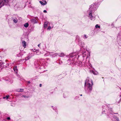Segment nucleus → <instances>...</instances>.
<instances>
[{
    "label": "nucleus",
    "instance_id": "nucleus-1",
    "mask_svg": "<svg viewBox=\"0 0 121 121\" xmlns=\"http://www.w3.org/2000/svg\"><path fill=\"white\" fill-rule=\"evenodd\" d=\"M96 9L97 6L95 4H91L90 6V8L88 11V12L89 13L88 17H90L91 20H94L95 19V17L92 16V15Z\"/></svg>",
    "mask_w": 121,
    "mask_h": 121
},
{
    "label": "nucleus",
    "instance_id": "nucleus-2",
    "mask_svg": "<svg viewBox=\"0 0 121 121\" xmlns=\"http://www.w3.org/2000/svg\"><path fill=\"white\" fill-rule=\"evenodd\" d=\"M92 80L91 79L88 78L86 81L85 86V87L87 88V93L90 92L92 90V86L93 85Z\"/></svg>",
    "mask_w": 121,
    "mask_h": 121
},
{
    "label": "nucleus",
    "instance_id": "nucleus-3",
    "mask_svg": "<svg viewBox=\"0 0 121 121\" xmlns=\"http://www.w3.org/2000/svg\"><path fill=\"white\" fill-rule=\"evenodd\" d=\"M44 60L43 59L39 60H37L35 61L34 63L36 65V68H37V67H38L39 66H40L41 65H43V61H44Z\"/></svg>",
    "mask_w": 121,
    "mask_h": 121
},
{
    "label": "nucleus",
    "instance_id": "nucleus-4",
    "mask_svg": "<svg viewBox=\"0 0 121 121\" xmlns=\"http://www.w3.org/2000/svg\"><path fill=\"white\" fill-rule=\"evenodd\" d=\"M6 0H0V8L3 6L4 2H5Z\"/></svg>",
    "mask_w": 121,
    "mask_h": 121
},
{
    "label": "nucleus",
    "instance_id": "nucleus-5",
    "mask_svg": "<svg viewBox=\"0 0 121 121\" xmlns=\"http://www.w3.org/2000/svg\"><path fill=\"white\" fill-rule=\"evenodd\" d=\"M22 44L24 48H25L26 45V43L24 41H22Z\"/></svg>",
    "mask_w": 121,
    "mask_h": 121
},
{
    "label": "nucleus",
    "instance_id": "nucleus-6",
    "mask_svg": "<svg viewBox=\"0 0 121 121\" xmlns=\"http://www.w3.org/2000/svg\"><path fill=\"white\" fill-rule=\"evenodd\" d=\"M39 2L42 5H45L47 4L46 1H43V2L40 1Z\"/></svg>",
    "mask_w": 121,
    "mask_h": 121
},
{
    "label": "nucleus",
    "instance_id": "nucleus-7",
    "mask_svg": "<svg viewBox=\"0 0 121 121\" xmlns=\"http://www.w3.org/2000/svg\"><path fill=\"white\" fill-rule=\"evenodd\" d=\"M117 38L119 39V40H121V35H120V33H118L117 35Z\"/></svg>",
    "mask_w": 121,
    "mask_h": 121
},
{
    "label": "nucleus",
    "instance_id": "nucleus-8",
    "mask_svg": "<svg viewBox=\"0 0 121 121\" xmlns=\"http://www.w3.org/2000/svg\"><path fill=\"white\" fill-rule=\"evenodd\" d=\"M115 114V113H114L112 112V111H111L110 112H109V114H108V115H109V116L108 115V117H107L108 118H109V117H110V116H111V114L112 115L113 114Z\"/></svg>",
    "mask_w": 121,
    "mask_h": 121
},
{
    "label": "nucleus",
    "instance_id": "nucleus-9",
    "mask_svg": "<svg viewBox=\"0 0 121 121\" xmlns=\"http://www.w3.org/2000/svg\"><path fill=\"white\" fill-rule=\"evenodd\" d=\"M59 56L60 57L64 56H65V55L63 53H61L59 54Z\"/></svg>",
    "mask_w": 121,
    "mask_h": 121
},
{
    "label": "nucleus",
    "instance_id": "nucleus-10",
    "mask_svg": "<svg viewBox=\"0 0 121 121\" xmlns=\"http://www.w3.org/2000/svg\"><path fill=\"white\" fill-rule=\"evenodd\" d=\"M14 71H15L16 73H17V67L16 66L14 67L13 68Z\"/></svg>",
    "mask_w": 121,
    "mask_h": 121
},
{
    "label": "nucleus",
    "instance_id": "nucleus-11",
    "mask_svg": "<svg viewBox=\"0 0 121 121\" xmlns=\"http://www.w3.org/2000/svg\"><path fill=\"white\" fill-rule=\"evenodd\" d=\"M28 26L29 24L28 23H25L24 25V26L26 28L28 27Z\"/></svg>",
    "mask_w": 121,
    "mask_h": 121
},
{
    "label": "nucleus",
    "instance_id": "nucleus-12",
    "mask_svg": "<svg viewBox=\"0 0 121 121\" xmlns=\"http://www.w3.org/2000/svg\"><path fill=\"white\" fill-rule=\"evenodd\" d=\"M48 26L47 22H45L44 24V28Z\"/></svg>",
    "mask_w": 121,
    "mask_h": 121
},
{
    "label": "nucleus",
    "instance_id": "nucleus-13",
    "mask_svg": "<svg viewBox=\"0 0 121 121\" xmlns=\"http://www.w3.org/2000/svg\"><path fill=\"white\" fill-rule=\"evenodd\" d=\"M13 22L15 23H17L18 22L17 20V19H15L13 18Z\"/></svg>",
    "mask_w": 121,
    "mask_h": 121
},
{
    "label": "nucleus",
    "instance_id": "nucleus-14",
    "mask_svg": "<svg viewBox=\"0 0 121 121\" xmlns=\"http://www.w3.org/2000/svg\"><path fill=\"white\" fill-rule=\"evenodd\" d=\"M92 72L94 75H97V72L94 71H92Z\"/></svg>",
    "mask_w": 121,
    "mask_h": 121
},
{
    "label": "nucleus",
    "instance_id": "nucleus-15",
    "mask_svg": "<svg viewBox=\"0 0 121 121\" xmlns=\"http://www.w3.org/2000/svg\"><path fill=\"white\" fill-rule=\"evenodd\" d=\"M100 26H99V25L98 24H97L95 25V28H100Z\"/></svg>",
    "mask_w": 121,
    "mask_h": 121
},
{
    "label": "nucleus",
    "instance_id": "nucleus-16",
    "mask_svg": "<svg viewBox=\"0 0 121 121\" xmlns=\"http://www.w3.org/2000/svg\"><path fill=\"white\" fill-rule=\"evenodd\" d=\"M114 118H116L117 121H119V119L118 117H114Z\"/></svg>",
    "mask_w": 121,
    "mask_h": 121
},
{
    "label": "nucleus",
    "instance_id": "nucleus-17",
    "mask_svg": "<svg viewBox=\"0 0 121 121\" xmlns=\"http://www.w3.org/2000/svg\"><path fill=\"white\" fill-rule=\"evenodd\" d=\"M30 58V57L29 56H28L26 57L25 58V59L26 60H29Z\"/></svg>",
    "mask_w": 121,
    "mask_h": 121
},
{
    "label": "nucleus",
    "instance_id": "nucleus-18",
    "mask_svg": "<svg viewBox=\"0 0 121 121\" xmlns=\"http://www.w3.org/2000/svg\"><path fill=\"white\" fill-rule=\"evenodd\" d=\"M23 91V89H20V90L19 91H17L18 92H22V91Z\"/></svg>",
    "mask_w": 121,
    "mask_h": 121
},
{
    "label": "nucleus",
    "instance_id": "nucleus-19",
    "mask_svg": "<svg viewBox=\"0 0 121 121\" xmlns=\"http://www.w3.org/2000/svg\"><path fill=\"white\" fill-rule=\"evenodd\" d=\"M49 53L48 52V53H47L46 54H45L44 55V56H47L48 55V53Z\"/></svg>",
    "mask_w": 121,
    "mask_h": 121
},
{
    "label": "nucleus",
    "instance_id": "nucleus-20",
    "mask_svg": "<svg viewBox=\"0 0 121 121\" xmlns=\"http://www.w3.org/2000/svg\"><path fill=\"white\" fill-rule=\"evenodd\" d=\"M51 29V27L50 26H49L48 27V28L47 29L48 30H50V29Z\"/></svg>",
    "mask_w": 121,
    "mask_h": 121
},
{
    "label": "nucleus",
    "instance_id": "nucleus-21",
    "mask_svg": "<svg viewBox=\"0 0 121 121\" xmlns=\"http://www.w3.org/2000/svg\"><path fill=\"white\" fill-rule=\"evenodd\" d=\"M84 37H85V38H87V37L86 36V35H84Z\"/></svg>",
    "mask_w": 121,
    "mask_h": 121
},
{
    "label": "nucleus",
    "instance_id": "nucleus-22",
    "mask_svg": "<svg viewBox=\"0 0 121 121\" xmlns=\"http://www.w3.org/2000/svg\"><path fill=\"white\" fill-rule=\"evenodd\" d=\"M70 60H69V59H68V62H70L69 63L70 64L71 63V62H70Z\"/></svg>",
    "mask_w": 121,
    "mask_h": 121
},
{
    "label": "nucleus",
    "instance_id": "nucleus-23",
    "mask_svg": "<svg viewBox=\"0 0 121 121\" xmlns=\"http://www.w3.org/2000/svg\"><path fill=\"white\" fill-rule=\"evenodd\" d=\"M9 95L6 96V99H8V98H9Z\"/></svg>",
    "mask_w": 121,
    "mask_h": 121
},
{
    "label": "nucleus",
    "instance_id": "nucleus-24",
    "mask_svg": "<svg viewBox=\"0 0 121 121\" xmlns=\"http://www.w3.org/2000/svg\"><path fill=\"white\" fill-rule=\"evenodd\" d=\"M23 96L25 98H28V96Z\"/></svg>",
    "mask_w": 121,
    "mask_h": 121
},
{
    "label": "nucleus",
    "instance_id": "nucleus-25",
    "mask_svg": "<svg viewBox=\"0 0 121 121\" xmlns=\"http://www.w3.org/2000/svg\"><path fill=\"white\" fill-rule=\"evenodd\" d=\"M43 12H44V13H46L47 12V11L46 10H44L43 11Z\"/></svg>",
    "mask_w": 121,
    "mask_h": 121
},
{
    "label": "nucleus",
    "instance_id": "nucleus-26",
    "mask_svg": "<svg viewBox=\"0 0 121 121\" xmlns=\"http://www.w3.org/2000/svg\"><path fill=\"white\" fill-rule=\"evenodd\" d=\"M7 119L8 120H10V118L9 117H8L7 118Z\"/></svg>",
    "mask_w": 121,
    "mask_h": 121
},
{
    "label": "nucleus",
    "instance_id": "nucleus-27",
    "mask_svg": "<svg viewBox=\"0 0 121 121\" xmlns=\"http://www.w3.org/2000/svg\"><path fill=\"white\" fill-rule=\"evenodd\" d=\"M27 82L29 84H30V81H28Z\"/></svg>",
    "mask_w": 121,
    "mask_h": 121
},
{
    "label": "nucleus",
    "instance_id": "nucleus-28",
    "mask_svg": "<svg viewBox=\"0 0 121 121\" xmlns=\"http://www.w3.org/2000/svg\"><path fill=\"white\" fill-rule=\"evenodd\" d=\"M62 63V62H61V61L60 62H59V64H61Z\"/></svg>",
    "mask_w": 121,
    "mask_h": 121
},
{
    "label": "nucleus",
    "instance_id": "nucleus-29",
    "mask_svg": "<svg viewBox=\"0 0 121 121\" xmlns=\"http://www.w3.org/2000/svg\"><path fill=\"white\" fill-rule=\"evenodd\" d=\"M42 86V84H40L39 85V86L40 87H41Z\"/></svg>",
    "mask_w": 121,
    "mask_h": 121
},
{
    "label": "nucleus",
    "instance_id": "nucleus-30",
    "mask_svg": "<svg viewBox=\"0 0 121 121\" xmlns=\"http://www.w3.org/2000/svg\"><path fill=\"white\" fill-rule=\"evenodd\" d=\"M40 45V44H39L38 45V46L39 47V46Z\"/></svg>",
    "mask_w": 121,
    "mask_h": 121
},
{
    "label": "nucleus",
    "instance_id": "nucleus-31",
    "mask_svg": "<svg viewBox=\"0 0 121 121\" xmlns=\"http://www.w3.org/2000/svg\"><path fill=\"white\" fill-rule=\"evenodd\" d=\"M65 95H64L63 97L64 98H65Z\"/></svg>",
    "mask_w": 121,
    "mask_h": 121
},
{
    "label": "nucleus",
    "instance_id": "nucleus-32",
    "mask_svg": "<svg viewBox=\"0 0 121 121\" xmlns=\"http://www.w3.org/2000/svg\"><path fill=\"white\" fill-rule=\"evenodd\" d=\"M5 98H6V97H4L3 98L4 99H5Z\"/></svg>",
    "mask_w": 121,
    "mask_h": 121
},
{
    "label": "nucleus",
    "instance_id": "nucleus-33",
    "mask_svg": "<svg viewBox=\"0 0 121 121\" xmlns=\"http://www.w3.org/2000/svg\"><path fill=\"white\" fill-rule=\"evenodd\" d=\"M80 96H82V95L81 94L80 95Z\"/></svg>",
    "mask_w": 121,
    "mask_h": 121
}]
</instances>
